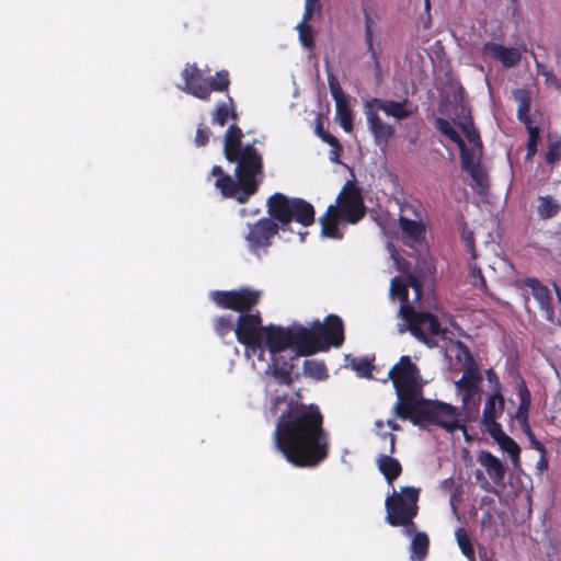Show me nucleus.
Segmentation results:
<instances>
[{
	"label": "nucleus",
	"mask_w": 561,
	"mask_h": 561,
	"mask_svg": "<svg viewBox=\"0 0 561 561\" xmlns=\"http://www.w3.org/2000/svg\"><path fill=\"white\" fill-rule=\"evenodd\" d=\"M530 447L539 451L540 454H547V449L545 445L538 440L536 437L529 440Z\"/></svg>",
	"instance_id": "obj_53"
},
{
	"label": "nucleus",
	"mask_w": 561,
	"mask_h": 561,
	"mask_svg": "<svg viewBox=\"0 0 561 561\" xmlns=\"http://www.w3.org/2000/svg\"><path fill=\"white\" fill-rule=\"evenodd\" d=\"M471 277H472V284L474 286H478V287H485L486 286V283H485V279H484V276L481 272V270L477 266L472 267L471 270Z\"/></svg>",
	"instance_id": "obj_50"
},
{
	"label": "nucleus",
	"mask_w": 561,
	"mask_h": 561,
	"mask_svg": "<svg viewBox=\"0 0 561 561\" xmlns=\"http://www.w3.org/2000/svg\"><path fill=\"white\" fill-rule=\"evenodd\" d=\"M561 159V145L559 141L551 142L548 146L546 153V161L550 164L558 162Z\"/></svg>",
	"instance_id": "obj_44"
},
{
	"label": "nucleus",
	"mask_w": 561,
	"mask_h": 561,
	"mask_svg": "<svg viewBox=\"0 0 561 561\" xmlns=\"http://www.w3.org/2000/svg\"><path fill=\"white\" fill-rule=\"evenodd\" d=\"M523 284L530 288L531 295L538 302L540 310L543 311L546 320L548 322H554V309L549 288L535 277H526Z\"/></svg>",
	"instance_id": "obj_16"
},
{
	"label": "nucleus",
	"mask_w": 561,
	"mask_h": 561,
	"mask_svg": "<svg viewBox=\"0 0 561 561\" xmlns=\"http://www.w3.org/2000/svg\"><path fill=\"white\" fill-rule=\"evenodd\" d=\"M230 85L229 72L227 70H220L215 76L206 78L205 88L207 90V100L209 101L210 94L215 92L228 91Z\"/></svg>",
	"instance_id": "obj_27"
},
{
	"label": "nucleus",
	"mask_w": 561,
	"mask_h": 561,
	"mask_svg": "<svg viewBox=\"0 0 561 561\" xmlns=\"http://www.w3.org/2000/svg\"><path fill=\"white\" fill-rule=\"evenodd\" d=\"M302 371L306 377H310L317 381L329 378L327 366L322 360L306 359L304 362Z\"/></svg>",
	"instance_id": "obj_29"
},
{
	"label": "nucleus",
	"mask_w": 561,
	"mask_h": 561,
	"mask_svg": "<svg viewBox=\"0 0 561 561\" xmlns=\"http://www.w3.org/2000/svg\"><path fill=\"white\" fill-rule=\"evenodd\" d=\"M321 140L331 147H337L340 144L339 139L335 136L331 135L329 131L327 134L321 135Z\"/></svg>",
	"instance_id": "obj_52"
},
{
	"label": "nucleus",
	"mask_w": 561,
	"mask_h": 561,
	"mask_svg": "<svg viewBox=\"0 0 561 561\" xmlns=\"http://www.w3.org/2000/svg\"><path fill=\"white\" fill-rule=\"evenodd\" d=\"M364 31H365V43L367 46V53L370 56V59L374 64L375 70L377 72H379L381 69L380 61H379L380 51H379V45L376 47L374 44V27H369V25H367V27H364Z\"/></svg>",
	"instance_id": "obj_34"
},
{
	"label": "nucleus",
	"mask_w": 561,
	"mask_h": 561,
	"mask_svg": "<svg viewBox=\"0 0 561 561\" xmlns=\"http://www.w3.org/2000/svg\"><path fill=\"white\" fill-rule=\"evenodd\" d=\"M455 536L458 542V546L462 552V554L469 560V561H477L476 560V553L472 545V540L469 537L467 530L465 528H458L455 531Z\"/></svg>",
	"instance_id": "obj_32"
},
{
	"label": "nucleus",
	"mask_w": 561,
	"mask_h": 561,
	"mask_svg": "<svg viewBox=\"0 0 561 561\" xmlns=\"http://www.w3.org/2000/svg\"><path fill=\"white\" fill-rule=\"evenodd\" d=\"M364 113L375 145L380 149H385L394 135V128L390 124L385 123L380 118L378 111L374 110V107H364Z\"/></svg>",
	"instance_id": "obj_15"
},
{
	"label": "nucleus",
	"mask_w": 561,
	"mask_h": 561,
	"mask_svg": "<svg viewBox=\"0 0 561 561\" xmlns=\"http://www.w3.org/2000/svg\"><path fill=\"white\" fill-rule=\"evenodd\" d=\"M399 226L403 234L413 242H419L425 233V226L422 221L411 220L403 216L399 218Z\"/></svg>",
	"instance_id": "obj_26"
},
{
	"label": "nucleus",
	"mask_w": 561,
	"mask_h": 561,
	"mask_svg": "<svg viewBox=\"0 0 561 561\" xmlns=\"http://www.w3.org/2000/svg\"><path fill=\"white\" fill-rule=\"evenodd\" d=\"M268 217L261 218L248 225L244 236L251 252L266 251L279 231L289 230L293 221L304 227L314 224V207L302 198H290L283 193H274L266 202Z\"/></svg>",
	"instance_id": "obj_3"
},
{
	"label": "nucleus",
	"mask_w": 561,
	"mask_h": 561,
	"mask_svg": "<svg viewBox=\"0 0 561 561\" xmlns=\"http://www.w3.org/2000/svg\"><path fill=\"white\" fill-rule=\"evenodd\" d=\"M263 330V347L272 355L268 368L279 382L289 386L293 382L291 362L297 356H305L304 342L299 340L300 324L287 328L270 324Z\"/></svg>",
	"instance_id": "obj_4"
},
{
	"label": "nucleus",
	"mask_w": 561,
	"mask_h": 561,
	"mask_svg": "<svg viewBox=\"0 0 561 561\" xmlns=\"http://www.w3.org/2000/svg\"><path fill=\"white\" fill-rule=\"evenodd\" d=\"M459 150H460V156H461V167H462L463 170L470 172V170L479 167L478 163L477 164L473 163L472 157L469 153V151H468L466 146H465L463 149H459Z\"/></svg>",
	"instance_id": "obj_47"
},
{
	"label": "nucleus",
	"mask_w": 561,
	"mask_h": 561,
	"mask_svg": "<svg viewBox=\"0 0 561 561\" xmlns=\"http://www.w3.org/2000/svg\"><path fill=\"white\" fill-rule=\"evenodd\" d=\"M387 425L392 430V431H399L400 430V425L398 423H396L394 421L392 420H388L387 421Z\"/></svg>",
	"instance_id": "obj_62"
},
{
	"label": "nucleus",
	"mask_w": 561,
	"mask_h": 561,
	"mask_svg": "<svg viewBox=\"0 0 561 561\" xmlns=\"http://www.w3.org/2000/svg\"><path fill=\"white\" fill-rule=\"evenodd\" d=\"M390 295L401 300L399 317L405 321V325L399 328V332L403 333L405 330H409L410 333L423 344L428 347L436 346L432 336H445L448 330L440 327L435 314L430 311L416 310L410 304L408 285L399 276L391 279Z\"/></svg>",
	"instance_id": "obj_6"
},
{
	"label": "nucleus",
	"mask_w": 561,
	"mask_h": 561,
	"mask_svg": "<svg viewBox=\"0 0 561 561\" xmlns=\"http://www.w3.org/2000/svg\"><path fill=\"white\" fill-rule=\"evenodd\" d=\"M305 7L306 8H310V9H314V10H320V0H306L305 1Z\"/></svg>",
	"instance_id": "obj_56"
},
{
	"label": "nucleus",
	"mask_w": 561,
	"mask_h": 561,
	"mask_svg": "<svg viewBox=\"0 0 561 561\" xmlns=\"http://www.w3.org/2000/svg\"><path fill=\"white\" fill-rule=\"evenodd\" d=\"M299 32V39L302 46L306 48H313L314 47V38H313V32L312 27L309 25V23H299L298 26Z\"/></svg>",
	"instance_id": "obj_38"
},
{
	"label": "nucleus",
	"mask_w": 561,
	"mask_h": 561,
	"mask_svg": "<svg viewBox=\"0 0 561 561\" xmlns=\"http://www.w3.org/2000/svg\"><path fill=\"white\" fill-rule=\"evenodd\" d=\"M505 409V399L503 394L491 393L483 407L481 421L497 420Z\"/></svg>",
	"instance_id": "obj_25"
},
{
	"label": "nucleus",
	"mask_w": 561,
	"mask_h": 561,
	"mask_svg": "<svg viewBox=\"0 0 561 561\" xmlns=\"http://www.w3.org/2000/svg\"><path fill=\"white\" fill-rule=\"evenodd\" d=\"M364 107H374L376 111H382L386 115L392 116L398 121L412 116L416 111V106H414L408 99L393 101L371 98L365 102Z\"/></svg>",
	"instance_id": "obj_14"
},
{
	"label": "nucleus",
	"mask_w": 561,
	"mask_h": 561,
	"mask_svg": "<svg viewBox=\"0 0 561 561\" xmlns=\"http://www.w3.org/2000/svg\"><path fill=\"white\" fill-rule=\"evenodd\" d=\"M328 82H329L331 95L335 103L337 101H343V100L347 99L340 85L339 80L334 76H329Z\"/></svg>",
	"instance_id": "obj_41"
},
{
	"label": "nucleus",
	"mask_w": 561,
	"mask_h": 561,
	"mask_svg": "<svg viewBox=\"0 0 561 561\" xmlns=\"http://www.w3.org/2000/svg\"><path fill=\"white\" fill-rule=\"evenodd\" d=\"M411 537L410 559L411 561H423L428 553L430 538L426 533L416 529Z\"/></svg>",
	"instance_id": "obj_24"
},
{
	"label": "nucleus",
	"mask_w": 561,
	"mask_h": 561,
	"mask_svg": "<svg viewBox=\"0 0 561 561\" xmlns=\"http://www.w3.org/2000/svg\"><path fill=\"white\" fill-rule=\"evenodd\" d=\"M419 416L423 417V421L439 426L449 433L457 430L466 431V426L458 419V409L449 403L427 400L425 409L419 411Z\"/></svg>",
	"instance_id": "obj_12"
},
{
	"label": "nucleus",
	"mask_w": 561,
	"mask_h": 561,
	"mask_svg": "<svg viewBox=\"0 0 561 561\" xmlns=\"http://www.w3.org/2000/svg\"><path fill=\"white\" fill-rule=\"evenodd\" d=\"M244 134L236 124H231L224 134V156L230 163H236L234 175L225 173L220 165H214L210 175L215 176V187L227 198H234L245 204L257 193L263 175L264 162L262 153L253 144L243 145Z\"/></svg>",
	"instance_id": "obj_2"
},
{
	"label": "nucleus",
	"mask_w": 561,
	"mask_h": 561,
	"mask_svg": "<svg viewBox=\"0 0 561 561\" xmlns=\"http://www.w3.org/2000/svg\"><path fill=\"white\" fill-rule=\"evenodd\" d=\"M264 328L265 327L262 325L260 311L240 314L234 328L236 339L240 344L245 346L247 355H255L261 360L264 359Z\"/></svg>",
	"instance_id": "obj_9"
},
{
	"label": "nucleus",
	"mask_w": 561,
	"mask_h": 561,
	"mask_svg": "<svg viewBox=\"0 0 561 561\" xmlns=\"http://www.w3.org/2000/svg\"><path fill=\"white\" fill-rule=\"evenodd\" d=\"M261 297V290L247 286L233 290H215L210 294L217 307L240 312V314L249 313L260 302Z\"/></svg>",
	"instance_id": "obj_10"
},
{
	"label": "nucleus",
	"mask_w": 561,
	"mask_h": 561,
	"mask_svg": "<svg viewBox=\"0 0 561 561\" xmlns=\"http://www.w3.org/2000/svg\"><path fill=\"white\" fill-rule=\"evenodd\" d=\"M537 468H538L540 471H546V470H548V459H547L546 454H540V459H539V460H538V462H537Z\"/></svg>",
	"instance_id": "obj_54"
},
{
	"label": "nucleus",
	"mask_w": 561,
	"mask_h": 561,
	"mask_svg": "<svg viewBox=\"0 0 561 561\" xmlns=\"http://www.w3.org/2000/svg\"><path fill=\"white\" fill-rule=\"evenodd\" d=\"M209 136H210L209 128L207 126H205L204 124H199L196 129L195 145L197 147L206 146L209 141Z\"/></svg>",
	"instance_id": "obj_45"
},
{
	"label": "nucleus",
	"mask_w": 561,
	"mask_h": 561,
	"mask_svg": "<svg viewBox=\"0 0 561 561\" xmlns=\"http://www.w3.org/2000/svg\"><path fill=\"white\" fill-rule=\"evenodd\" d=\"M377 466L389 484H392L402 473V466L399 460L388 455H380L377 459Z\"/></svg>",
	"instance_id": "obj_23"
},
{
	"label": "nucleus",
	"mask_w": 561,
	"mask_h": 561,
	"mask_svg": "<svg viewBox=\"0 0 561 561\" xmlns=\"http://www.w3.org/2000/svg\"><path fill=\"white\" fill-rule=\"evenodd\" d=\"M518 398L519 405L515 413V419L520 425V428L525 430L530 426L528 421V414L531 404V394L524 379H520V381L518 382Z\"/></svg>",
	"instance_id": "obj_20"
},
{
	"label": "nucleus",
	"mask_w": 561,
	"mask_h": 561,
	"mask_svg": "<svg viewBox=\"0 0 561 561\" xmlns=\"http://www.w3.org/2000/svg\"><path fill=\"white\" fill-rule=\"evenodd\" d=\"M330 151V160L334 163H340V157L343 152V147L341 144H339L337 147H331Z\"/></svg>",
	"instance_id": "obj_51"
},
{
	"label": "nucleus",
	"mask_w": 561,
	"mask_h": 561,
	"mask_svg": "<svg viewBox=\"0 0 561 561\" xmlns=\"http://www.w3.org/2000/svg\"><path fill=\"white\" fill-rule=\"evenodd\" d=\"M335 114L336 119L339 121L341 127L346 133H351L354 127L353 123V113L348 105L347 99L343 101H337L335 103Z\"/></svg>",
	"instance_id": "obj_30"
},
{
	"label": "nucleus",
	"mask_w": 561,
	"mask_h": 561,
	"mask_svg": "<svg viewBox=\"0 0 561 561\" xmlns=\"http://www.w3.org/2000/svg\"><path fill=\"white\" fill-rule=\"evenodd\" d=\"M366 215V206L360 190L357 185L347 181L339 195L335 204L330 205L325 213L319 218L321 225V234L327 238L341 240L343 232L339 225H355Z\"/></svg>",
	"instance_id": "obj_5"
},
{
	"label": "nucleus",
	"mask_w": 561,
	"mask_h": 561,
	"mask_svg": "<svg viewBox=\"0 0 561 561\" xmlns=\"http://www.w3.org/2000/svg\"><path fill=\"white\" fill-rule=\"evenodd\" d=\"M485 377L490 385L492 386V393L503 394L502 383L493 368H489L485 370Z\"/></svg>",
	"instance_id": "obj_46"
},
{
	"label": "nucleus",
	"mask_w": 561,
	"mask_h": 561,
	"mask_svg": "<svg viewBox=\"0 0 561 561\" xmlns=\"http://www.w3.org/2000/svg\"><path fill=\"white\" fill-rule=\"evenodd\" d=\"M522 431L527 436L528 440H531L536 437L530 426Z\"/></svg>",
	"instance_id": "obj_61"
},
{
	"label": "nucleus",
	"mask_w": 561,
	"mask_h": 561,
	"mask_svg": "<svg viewBox=\"0 0 561 561\" xmlns=\"http://www.w3.org/2000/svg\"><path fill=\"white\" fill-rule=\"evenodd\" d=\"M327 133L328 131L324 130L321 121L318 119L317 121V125H316V134H317V136L321 138V135L327 134Z\"/></svg>",
	"instance_id": "obj_59"
},
{
	"label": "nucleus",
	"mask_w": 561,
	"mask_h": 561,
	"mask_svg": "<svg viewBox=\"0 0 561 561\" xmlns=\"http://www.w3.org/2000/svg\"><path fill=\"white\" fill-rule=\"evenodd\" d=\"M228 101L230 102V105H231V112H230L229 117L232 118L236 122L237 118H238V114H237V112L234 110L233 99L230 95H228Z\"/></svg>",
	"instance_id": "obj_57"
},
{
	"label": "nucleus",
	"mask_w": 561,
	"mask_h": 561,
	"mask_svg": "<svg viewBox=\"0 0 561 561\" xmlns=\"http://www.w3.org/2000/svg\"><path fill=\"white\" fill-rule=\"evenodd\" d=\"M364 24H365V27H367V25H369V27L375 26V22H374L373 18L367 12H365V14H364Z\"/></svg>",
	"instance_id": "obj_60"
},
{
	"label": "nucleus",
	"mask_w": 561,
	"mask_h": 561,
	"mask_svg": "<svg viewBox=\"0 0 561 561\" xmlns=\"http://www.w3.org/2000/svg\"><path fill=\"white\" fill-rule=\"evenodd\" d=\"M181 75L184 80V92L199 100H207V90L205 88L206 78L195 64H186Z\"/></svg>",
	"instance_id": "obj_17"
},
{
	"label": "nucleus",
	"mask_w": 561,
	"mask_h": 561,
	"mask_svg": "<svg viewBox=\"0 0 561 561\" xmlns=\"http://www.w3.org/2000/svg\"><path fill=\"white\" fill-rule=\"evenodd\" d=\"M405 284L408 285V287H411V288L414 289V291H415V300H420L421 295H422V283H421V280L416 276L410 274L408 276V283H405Z\"/></svg>",
	"instance_id": "obj_49"
},
{
	"label": "nucleus",
	"mask_w": 561,
	"mask_h": 561,
	"mask_svg": "<svg viewBox=\"0 0 561 561\" xmlns=\"http://www.w3.org/2000/svg\"><path fill=\"white\" fill-rule=\"evenodd\" d=\"M392 381L394 391H423V378L420 368L411 357L403 355L388 371L387 379Z\"/></svg>",
	"instance_id": "obj_11"
},
{
	"label": "nucleus",
	"mask_w": 561,
	"mask_h": 561,
	"mask_svg": "<svg viewBox=\"0 0 561 561\" xmlns=\"http://www.w3.org/2000/svg\"><path fill=\"white\" fill-rule=\"evenodd\" d=\"M455 124L461 129L468 141L474 146H481V137L479 130L474 127V123L471 116L470 108L468 106H461V117L454 121Z\"/></svg>",
	"instance_id": "obj_21"
},
{
	"label": "nucleus",
	"mask_w": 561,
	"mask_h": 561,
	"mask_svg": "<svg viewBox=\"0 0 561 561\" xmlns=\"http://www.w3.org/2000/svg\"><path fill=\"white\" fill-rule=\"evenodd\" d=\"M299 340L304 342L305 356L341 347L345 340L343 320L336 314H328L323 322L314 321L310 328L300 325Z\"/></svg>",
	"instance_id": "obj_7"
},
{
	"label": "nucleus",
	"mask_w": 561,
	"mask_h": 561,
	"mask_svg": "<svg viewBox=\"0 0 561 561\" xmlns=\"http://www.w3.org/2000/svg\"><path fill=\"white\" fill-rule=\"evenodd\" d=\"M455 385L458 389L463 390V405H467L469 400L479 391L476 378L468 377L467 375H463Z\"/></svg>",
	"instance_id": "obj_33"
},
{
	"label": "nucleus",
	"mask_w": 561,
	"mask_h": 561,
	"mask_svg": "<svg viewBox=\"0 0 561 561\" xmlns=\"http://www.w3.org/2000/svg\"><path fill=\"white\" fill-rule=\"evenodd\" d=\"M386 436L389 437V440H390L389 453L393 454L396 451V436L391 433H388Z\"/></svg>",
	"instance_id": "obj_58"
},
{
	"label": "nucleus",
	"mask_w": 561,
	"mask_h": 561,
	"mask_svg": "<svg viewBox=\"0 0 561 561\" xmlns=\"http://www.w3.org/2000/svg\"><path fill=\"white\" fill-rule=\"evenodd\" d=\"M526 129L528 131L527 154L534 156L537 152L540 129L537 126L529 127Z\"/></svg>",
	"instance_id": "obj_40"
},
{
	"label": "nucleus",
	"mask_w": 561,
	"mask_h": 561,
	"mask_svg": "<svg viewBox=\"0 0 561 561\" xmlns=\"http://www.w3.org/2000/svg\"><path fill=\"white\" fill-rule=\"evenodd\" d=\"M323 423L317 404L290 402L276 422L274 446L295 467H318L329 457L331 448Z\"/></svg>",
	"instance_id": "obj_1"
},
{
	"label": "nucleus",
	"mask_w": 561,
	"mask_h": 561,
	"mask_svg": "<svg viewBox=\"0 0 561 561\" xmlns=\"http://www.w3.org/2000/svg\"><path fill=\"white\" fill-rule=\"evenodd\" d=\"M536 67H537L538 73L546 78L547 83H551L556 88V81L561 82V80L558 79L557 77H554L553 72L551 70L547 69L542 64L537 62Z\"/></svg>",
	"instance_id": "obj_48"
},
{
	"label": "nucleus",
	"mask_w": 561,
	"mask_h": 561,
	"mask_svg": "<svg viewBox=\"0 0 561 561\" xmlns=\"http://www.w3.org/2000/svg\"><path fill=\"white\" fill-rule=\"evenodd\" d=\"M419 489L401 486V493L396 491L386 499V522L393 527H402L405 536L415 533L416 524L413 519L419 513Z\"/></svg>",
	"instance_id": "obj_8"
},
{
	"label": "nucleus",
	"mask_w": 561,
	"mask_h": 561,
	"mask_svg": "<svg viewBox=\"0 0 561 561\" xmlns=\"http://www.w3.org/2000/svg\"><path fill=\"white\" fill-rule=\"evenodd\" d=\"M469 174L479 188H481V190L488 188V186H489L488 176L483 172V170L480 168V165L478 168L470 170Z\"/></svg>",
	"instance_id": "obj_42"
},
{
	"label": "nucleus",
	"mask_w": 561,
	"mask_h": 561,
	"mask_svg": "<svg viewBox=\"0 0 561 561\" xmlns=\"http://www.w3.org/2000/svg\"><path fill=\"white\" fill-rule=\"evenodd\" d=\"M467 245H468V248H469L470 252L472 253V256L474 257V256H476V254H474V244H473V240H470V241L468 242V244H467Z\"/></svg>",
	"instance_id": "obj_63"
},
{
	"label": "nucleus",
	"mask_w": 561,
	"mask_h": 561,
	"mask_svg": "<svg viewBox=\"0 0 561 561\" xmlns=\"http://www.w3.org/2000/svg\"><path fill=\"white\" fill-rule=\"evenodd\" d=\"M482 425L484 426L485 431L489 433V435L495 440H500L502 437H504L506 434L502 430V425L497 422V420H491V421H481Z\"/></svg>",
	"instance_id": "obj_39"
},
{
	"label": "nucleus",
	"mask_w": 561,
	"mask_h": 561,
	"mask_svg": "<svg viewBox=\"0 0 561 561\" xmlns=\"http://www.w3.org/2000/svg\"><path fill=\"white\" fill-rule=\"evenodd\" d=\"M496 443L499 444L501 449H503L504 451H506L510 455L514 465H517L519 462L520 448H519L518 444L512 437H510L508 435H505Z\"/></svg>",
	"instance_id": "obj_35"
},
{
	"label": "nucleus",
	"mask_w": 561,
	"mask_h": 561,
	"mask_svg": "<svg viewBox=\"0 0 561 561\" xmlns=\"http://www.w3.org/2000/svg\"><path fill=\"white\" fill-rule=\"evenodd\" d=\"M354 368L362 377L370 378L374 365L367 358H359L357 362L354 363Z\"/></svg>",
	"instance_id": "obj_43"
},
{
	"label": "nucleus",
	"mask_w": 561,
	"mask_h": 561,
	"mask_svg": "<svg viewBox=\"0 0 561 561\" xmlns=\"http://www.w3.org/2000/svg\"><path fill=\"white\" fill-rule=\"evenodd\" d=\"M435 128L445 137H447L450 141L457 145L459 149L465 148V141L457 133V130L451 126V124L443 118L436 117L434 121Z\"/></svg>",
	"instance_id": "obj_31"
},
{
	"label": "nucleus",
	"mask_w": 561,
	"mask_h": 561,
	"mask_svg": "<svg viewBox=\"0 0 561 561\" xmlns=\"http://www.w3.org/2000/svg\"><path fill=\"white\" fill-rule=\"evenodd\" d=\"M231 112L230 102H221L217 105L216 111L213 115V123L219 126H225Z\"/></svg>",
	"instance_id": "obj_37"
},
{
	"label": "nucleus",
	"mask_w": 561,
	"mask_h": 561,
	"mask_svg": "<svg viewBox=\"0 0 561 561\" xmlns=\"http://www.w3.org/2000/svg\"><path fill=\"white\" fill-rule=\"evenodd\" d=\"M482 54L491 56L493 59L502 62L506 68L514 67L519 64L522 55L517 48L505 47L494 42H488L482 47Z\"/></svg>",
	"instance_id": "obj_18"
},
{
	"label": "nucleus",
	"mask_w": 561,
	"mask_h": 561,
	"mask_svg": "<svg viewBox=\"0 0 561 561\" xmlns=\"http://www.w3.org/2000/svg\"><path fill=\"white\" fill-rule=\"evenodd\" d=\"M314 11H316L314 9L305 7L302 21L300 23H309V21L312 19Z\"/></svg>",
	"instance_id": "obj_55"
},
{
	"label": "nucleus",
	"mask_w": 561,
	"mask_h": 561,
	"mask_svg": "<svg viewBox=\"0 0 561 561\" xmlns=\"http://www.w3.org/2000/svg\"><path fill=\"white\" fill-rule=\"evenodd\" d=\"M214 330L220 337H225L231 331H234L232 317L230 314L217 317L214 320Z\"/></svg>",
	"instance_id": "obj_36"
},
{
	"label": "nucleus",
	"mask_w": 561,
	"mask_h": 561,
	"mask_svg": "<svg viewBox=\"0 0 561 561\" xmlns=\"http://www.w3.org/2000/svg\"><path fill=\"white\" fill-rule=\"evenodd\" d=\"M514 99L518 103L517 118L522 122L526 128L534 127L533 119L529 115L531 96L528 90L516 89L513 91Z\"/></svg>",
	"instance_id": "obj_22"
},
{
	"label": "nucleus",
	"mask_w": 561,
	"mask_h": 561,
	"mask_svg": "<svg viewBox=\"0 0 561 561\" xmlns=\"http://www.w3.org/2000/svg\"><path fill=\"white\" fill-rule=\"evenodd\" d=\"M478 461L485 468L486 473L495 484L503 482L505 477V467L497 457L488 450H482L478 455Z\"/></svg>",
	"instance_id": "obj_19"
},
{
	"label": "nucleus",
	"mask_w": 561,
	"mask_h": 561,
	"mask_svg": "<svg viewBox=\"0 0 561 561\" xmlns=\"http://www.w3.org/2000/svg\"><path fill=\"white\" fill-rule=\"evenodd\" d=\"M539 205L537 206V214L540 219L547 220L556 217L561 211V204L552 196H539Z\"/></svg>",
	"instance_id": "obj_28"
},
{
	"label": "nucleus",
	"mask_w": 561,
	"mask_h": 561,
	"mask_svg": "<svg viewBox=\"0 0 561 561\" xmlns=\"http://www.w3.org/2000/svg\"><path fill=\"white\" fill-rule=\"evenodd\" d=\"M307 234V232H299V236H300V241L304 242L305 241V236Z\"/></svg>",
	"instance_id": "obj_64"
},
{
	"label": "nucleus",
	"mask_w": 561,
	"mask_h": 561,
	"mask_svg": "<svg viewBox=\"0 0 561 561\" xmlns=\"http://www.w3.org/2000/svg\"><path fill=\"white\" fill-rule=\"evenodd\" d=\"M423 391H398L397 402L392 408V412L401 420H411L414 425L423 422V417L419 416V411L425 409L427 400L422 397Z\"/></svg>",
	"instance_id": "obj_13"
}]
</instances>
